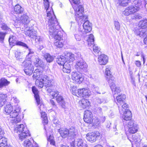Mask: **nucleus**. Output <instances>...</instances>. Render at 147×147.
<instances>
[{"label": "nucleus", "instance_id": "f257e3e1", "mask_svg": "<svg viewBox=\"0 0 147 147\" xmlns=\"http://www.w3.org/2000/svg\"><path fill=\"white\" fill-rule=\"evenodd\" d=\"M48 27L50 35L55 39V45L57 48H62L63 45L64 41L62 38L61 32L58 30L59 26H55L54 24L48 26Z\"/></svg>", "mask_w": 147, "mask_h": 147}, {"label": "nucleus", "instance_id": "f03ea898", "mask_svg": "<svg viewBox=\"0 0 147 147\" xmlns=\"http://www.w3.org/2000/svg\"><path fill=\"white\" fill-rule=\"evenodd\" d=\"M45 9L47 13V18L49 20L48 26L54 24L55 26L59 25L51 7H49V3L48 0H44Z\"/></svg>", "mask_w": 147, "mask_h": 147}, {"label": "nucleus", "instance_id": "7ed1b4c3", "mask_svg": "<svg viewBox=\"0 0 147 147\" xmlns=\"http://www.w3.org/2000/svg\"><path fill=\"white\" fill-rule=\"evenodd\" d=\"M51 80L47 76H44L41 79L37 80L36 84L38 87L42 88L44 86L46 90L49 92H51L53 84H51Z\"/></svg>", "mask_w": 147, "mask_h": 147}, {"label": "nucleus", "instance_id": "20e7f679", "mask_svg": "<svg viewBox=\"0 0 147 147\" xmlns=\"http://www.w3.org/2000/svg\"><path fill=\"white\" fill-rule=\"evenodd\" d=\"M15 131L19 134V139L22 141L26 138H28L30 136L29 131L22 124L17 125Z\"/></svg>", "mask_w": 147, "mask_h": 147}, {"label": "nucleus", "instance_id": "39448f33", "mask_svg": "<svg viewBox=\"0 0 147 147\" xmlns=\"http://www.w3.org/2000/svg\"><path fill=\"white\" fill-rule=\"evenodd\" d=\"M65 57L63 56H58L56 61L58 64H65V63H68L72 62L75 60V56L73 54L71 53H65Z\"/></svg>", "mask_w": 147, "mask_h": 147}, {"label": "nucleus", "instance_id": "423d86ee", "mask_svg": "<svg viewBox=\"0 0 147 147\" xmlns=\"http://www.w3.org/2000/svg\"><path fill=\"white\" fill-rule=\"evenodd\" d=\"M77 130L74 127H71L69 130L67 128H61L58 129V132L61 136L63 138L70 137L73 138L77 136Z\"/></svg>", "mask_w": 147, "mask_h": 147}, {"label": "nucleus", "instance_id": "0eeeda50", "mask_svg": "<svg viewBox=\"0 0 147 147\" xmlns=\"http://www.w3.org/2000/svg\"><path fill=\"white\" fill-rule=\"evenodd\" d=\"M141 3L140 2H138V4L134 6V5H131L126 7L123 12V13L125 16H128L130 14H132L136 12L139 9V6L141 5Z\"/></svg>", "mask_w": 147, "mask_h": 147}, {"label": "nucleus", "instance_id": "6e6552de", "mask_svg": "<svg viewBox=\"0 0 147 147\" xmlns=\"http://www.w3.org/2000/svg\"><path fill=\"white\" fill-rule=\"evenodd\" d=\"M75 11L76 20H77L82 19L83 20L84 19L85 20L87 18V16H83V12H84L83 7L82 5H79L76 9L74 8Z\"/></svg>", "mask_w": 147, "mask_h": 147}, {"label": "nucleus", "instance_id": "1a4fd4ad", "mask_svg": "<svg viewBox=\"0 0 147 147\" xmlns=\"http://www.w3.org/2000/svg\"><path fill=\"white\" fill-rule=\"evenodd\" d=\"M76 138H73L74 140L70 143L71 147H88L87 145L85 144L83 142V140L80 138L76 139Z\"/></svg>", "mask_w": 147, "mask_h": 147}, {"label": "nucleus", "instance_id": "9d476101", "mask_svg": "<svg viewBox=\"0 0 147 147\" xmlns=\"http://www.w3.org/2000/svg\"><path fill=\"white\" fill-rule=\"evenodd\" d=\"M128 127V131L130 134H134L136 133L138 129L137 124L133 120L129 121L127 124Z\"/></svg>", "mask_w": 147, "mask_h": 147}, {"label": "nucleus", "instance_id": "9b49d317", "mask_svg": "<svg viewBox=\"0 0 147 147\" xmlns=\"http://www.w3.org/2000/svg\"><path fill=\"white\" fill-rule=\"evenodd\" d=\"M72 79L76 83L80 84L84 80V78L79 72H73L72 73Z\"/></svg>", "mask_w": 147, "mask_h": 147}, {"label": "nucleus", "instance_id": "f8f14e48", "mask_svg": "<svg viewBox=\"0 0 147 147\" xmlns=\"http://www.w3.org/2000/svg\"><path fill=\"white\" fill-rule=\"evenodd\" d=\"M93 115L91 112L89 110L85 111L84 115V121L87 123H91L93 122Z\"/></svg>", "mask_w": 147, "mask_h": 147}, {"label": "nucleus", "instance_id": "ddd939ff", "mask_svg": "<svg viewBox=\"0 0 147 147\" xmlns=\"http://www.w3.org/2000/svg\"><path fill=\"white\" fill-rule=\"evenodd\" d=\"M88 18H86L85 20V19L83 20H82L83 22H84L83 26L84 30L83 31L86 34L90 32L92 29V25L89 22L88 20Z\"/></svg>", "mask_w": 147, "mask_h": 147}, {"label": "nucleus", "instance_id": "4468645a", "mask_svg": "<svg viewBox=\"0 0 147 147\" xmlns=\"http://www.w3.org/2000/svg\"><path fill=\"white\" fill-rule=\"evenodd\" d=\"M25 34L31 38H34L36 35V32L29 27H26L24 30Z\"/></svg>", "mask_w": 147, "mask_h": 147}, {"label": "nucleus", "instance_id": "2eb2a0df", "mask_svg": "<svg viewBox=\"0 0 147 147\" xmlns=\"http://www.w3.org/2000/svg\"><path fill=\"white\" fill-rule=\"evenodd\" d=\"M134 31L137 35L139 36L140 37H143L147 34V28L143 29L139 27V26L138 27L134 29Z\"/></svg>", "mask_w": 147, "mask_h": 147}, {"label": "nucleus", "instance_id": "dca6fc26", "mask_svg": "<svg viewBox=\"0 0 147 147\" xmlns=\"http://www.w3.org/2000/svg\"><path fill=\"white\" fill-rule=\"evenodd\" d=\"M78 96H77L83 97L87 98L90 95V93L87 89L82 88L78 89Z\"/></svg>", "mask_w": 147, "mask_h": 147}, {"label": "nucleus", "instance_id": "f3484780", "mask_svg": "<svg viewBox=\"0 0 147 147\" xmlns=\"http://www.w3.org/2000/svg\"><path fill=\"white\" fill-rule=\"evenodd\" d=\"M32 91L34 94V97L35 99L37 104L39 105L40 104V106H42L40 103V97L38 94L39 91L34 86L32 87Z\"/></svg>", "mask_w": 147, "mask_h": 147}, {"label": "nucleus", "instance_id": "a211bd4d", "mask_svg": "<svg viewBox=\"0 0 147 147\" xmlns=\"http://www.w3.org/2000/svg\"><path fill=\"white\" fill-rule=\"evenodd\" d=\"M38 65V66H37V67L38 68L36 69L33 73V77L37 80L39 79L40 77V71H42V70L40 68H42V69H44L43 65Z\"/></svg>", "mask_w": 147, "mask_h": 147}, {"label": "nucleus", "instance_id": "6ab92c4d", "mask_svg": "<svg viewBox=\"0 0 147 147\" xmlns=\"http://www.w3.org/2000/svg\"><path fill=\"white\" fill-rule=\"evenodd\" d=\"M123 115L122 116V118L124 120L126 121H130L132 117L131 112L129 110H127L126 111L123 112Z\"/></svg>", "mask_w": 147, "mask_h": 147}, {"label": "nucleus", "instance_id": "aec40b11", "mask_svg": "<svg viewBox=\"0 0 147 147\" xmlns=\"http://www.w3.org/2000/svg\"><path fill=\"white\" fill-rule=\"evenodd\" d=\"M20 108L19 107H17L13 109L9 114L10 118H15L17 117L19 113L20 112Z\"/></svg>", "mask_w": 147, "mask_h": 147}, {"label": "nucleus", "instance_id": "412c9836", "mask_svg": "<svg viewBox=\"0 0 147 147\" xmlns=\"http://www.w3.org/2000/svg\"><path fill=\"white\" fill-rule=\"evenodd\" d=\"M86 34L84 33L83 30L78 31L76 33L74 34V36L76 39L78 41H80L82 39V37H85Z\"/></svg>", "mask_w": 147, "mask_h": 147}, {"label": "nucleus", "instance_id": "4be33fe9", "mask_svg": "<svg viewBox=\"0 0 147 147\" xmlns=\"http://www.w3.org/2000/svg\"><path fill=\"white\" fill-rule=\"evenodd\" d=\"M126 98V96L124 94H121L116 97V99L117 101V103L119 107V110L120 111V105H121L124 102V100Z\"/></svg>", "mask_w": 147, "mask_h": 147}, {"label": "nucleus", "instance_id": "5701e85b", "mask_svg": "<svg viewBox=\"0 0 147 147\" xmlns=\"http://www.w3.org/2000/svg\"><path fill=\"white\" fill-rule=\"evenodd\" d=\"M98 136L93 132L88 134L86 136L87 139L90 142H94L96 140V138Z\"/></svg>", "mask_w": 147, "mask_h": 147}, {"label": "nucleus", "instance_id": "b1692460", "mask_svg": "<svg viewBox=\"0 0 147 147\" xmlns=\"http://www.w3.org/2000/svg\"><path fill=\"white\" fill-rule=\"evenodd\" d=\"M108 58L105 55H101L98 57V61L100 64H106L108 62Z\"/></svg>", "mask_w": 147, "mask_h": 147}, {"label": "nucleus", "instance_id": "393cba45", "mask_svg": "<svg viewBox=\"0 0 147 147\" xmlns=\"http://www.w3.org/2000/svg\"><path fill=\"white\" fill-rule=\"evenodd\" d=\"M20 20L22 23V24L24 25V27H27V25L29 22V17L26 14H24L20 18Z\"/></svg>", "mask_w": 147, "mask_h": 147}, {"label": "nucleus", "instance_id": "a878e982", "mask_svg": "<svg viewBox=\"0 0 147 147\" xmlns=\"http://www.w3.org/2000/svg\"><path fill=\"white\" fill-rule=\"evenodd\" d=\"M24 71L27 75H31L33 72L34 68L33 65H25Z\"/></svg>", "mask_w": 147, "mask_h": 147}, {"label": "nucleus", "instance_id": "bb28decb", "mask_svg": "<svg viewBox=\"0 0 147 147\" xmlns=\"http://www.w3.org/2000/svg\"><path fill=\"white\" fill-rule=\"evenodd\" d=\"M29 52L26 57V59L25 61V63L26 64H31L32 63L31 61V57L34 53V52L30 49H29Z\"/></svg>", "mask_w": 147, "mask_h": 147}, {"label": "nucleus", "instance_id": "cd10ccee", "mask_svg": "<svg viewBox=\"0 0 147 147\" xmlns=\"http://www.w3.org/2000/svg\"><path fill=\"white\" fill-rule=\"evenodd\" d=\"M80 105L83 109L88 107L90 105L89 101L87 99H82L79 102Z\"/></svg>", "mask_w": 147, "mask_h": 147}, {"label": "nucleus", "instance_id": "c85d7f7f", "mask_svg": "<svg viewBox=\"0 0 147 147\" xmlns=\"http://www.w3.org/2000/svg\"><path fill=\"white\" fill-rule=\"evenodd\" d=\"M56 100L58 103L62 107L65 108V102L63 97L59 95L57 96Z\"/></svg>", "mask_w": 147, "mask_h": 147}, {"label": "nucleus", "instance_id": "c756f323", "mask_svg": "<svg viewBox=\"0 0 147 147\" xmlns=\"http://www.w3.org/2000/svg\"><path fill=\"white\" fill-rule=\"evenodd\" d=\"M106 80L108 83L111 88V87H113L115 85V78L113 76L106 78Z\"/></svg>", "mask_w": 147, "mask_h": 147}, {"label": "nucleus", "instance_id": "7c9ffc66", "mask_svg": "<svg viewBox=\"0 0 147 147\" xmlns=\"http://www.w3.org/2000/svg\"><path fill=\"white\" fill-rule=\"evenodd\" d=\"M10 83V82L5 78H2L0 80V88H2L4 86H7Z\"/></svg>", "mask_w": 147, "mask_h": 147}, {"label": "nucleus", "instance_id": "2f4dec72", "mask_svg": "<svg viewBox=\"0 0 147 147\" xmlns=\"http://www.w3.org/2000/svg\"><path fill=\"white\" fill-rule=\"evenodd\" d=\"M87 41L88 42V45L89 46H91L94 44V37L93 35L91 34L88 35Z\"/></svg>", "mask_w": 147, "mask_h": 147}, {"label": "nucleus", "instance_id": "473e14b6", "mask_svg": "<svg viewBox=\"0 0 147 147\" xmlns=\"http://www.w3.org/2000/svg\"><path fill=\"white\" fill-rule=\"evenodd\" d=\"M7 98L6 94L0 93V107H2L4 104Z\"/></svg>", "mask_w": 147, "mask_h": 147}, {"label": "nucleus", "instance_id": "72a5a7b5", "mask_svg": "<svg viewBox=\"0 0 147 147\" xmlns=\"http://www.w3.org/2000/svg\"><path fill=\"white\" fill-rule=\"evenodd\" d=\"M139 27L143 28H147V19L140 21L139 23Z\"/></svg>", "mask_w": 147, "mask_h": 147}, {"label": "nucleus", "instance_id": "f704fd0d", "mask_svg": "<svg viewBox=\"0 0 147 147\" xmlns=\"http://www.w3.org/2000/svg\"><path fill=\"white\" fill-rule=\"evenodd\" d=\"M112 67L110 66H107L105 69V78L113 76L112 73L111 72Z\"/></svg>", "mask_w": 147, "mask_h": 147}, {"label": "nucleus", "instance_id": "c9c22d12", "mask_svg": "<svg viewBox=\"0 0 147 147\" xmlns=\"http://www.w3.org/2000/svg\"><path fill=\"white\" fill-rule=\"evenodd\" d=\"M130 0H117L116 1L117 4L118 5L122 6H126L127 4Z\"/></svg>", "mask_w": 147, "mask_h": 147}, {"label": "nucleus", "instance_id": "e433bc0d", "mask_svg": "<svg viewBox=\"0 0 147 147\" xmlns=\"http://www.w3.org/2000/svg\"><path fill=\"white\" fill-rule=\"evenodd\" d=\"M63 66L62 70L63 72L69 73L71 71V67L70 65H61Z\"/></svg>", "mask_w": 147, "mask_h": 147}, {"label": "nucleus", "instance_id": "4c0bfd02", "mask_svg": "<svg viewBox=\"0 0 147 147\" xmlns=\"http://www.w3.org/2000/svg\"><path fill=\"white\" fill-rule=\"evenodd\" d=\"M0 138V147H5L7 145V139L2 136Z\"/></svg>", "mask_w": 147, "mask_h": 147}, {"label": "nucleus", "instance_id": "58836bf2", "mask_svg": "<svg viewBox=\"0 0 147 147\" xmlns=\"http://www.w3.org/2000/svg\"><path fill=\"white\" fill-rule=\"evenodd\" d=\"M13 109L12 106L10 104L7 105L5 107V111L6 114L9 115Z\"/></svg>", "mask_w": 147, "mask_h": 147}, {"label": "nucleus", "instance_id": "ea45409f", "mask_svg": "<svg viewBox=\"0 0 147 147\" xmlns=\"http://www.w3.org/2000/svg\"><path fill=\"white\" fill-rule=\"evenodd\" d=\"M15 13L19 14L22 13L23 11V9L19 5H16L14 8Z\"/></svg>", "mask_w": 147, "mask_h": 147}, {"label": "nucleus", "instance_id": "a19ab883", "mask_svg": "<svg viewBox=\"0 0 147 147\" xmlns=\"http://www.w3.org/2000/svg\"><path fill=\"white\" fill-rule=\"evenodd\" d=\"M27 138H26L24 140H25L24 143V146L26 147H33L34 145L32 144L31 142Z\"/></svg>", "mask_w": 147, "mask_h": 147}, {"label": "nucleus", "instance_id": "79ce46f5", "mask_svg": "<svg viewBox=\"0 0 147 147\" xmlns=\"http://www.w3.org/2000/svg\"><path fill=\"white\" fill-rule=\"evenodd\" d=\"M75 67L77 68L78 71H86L87 65H75Z\"/></svg>", "mask_w": 147, "mask_h": 147}, {"label": "nucleus", "instance_id": "37998d69", "mask_svg": "<svg viewBox=\"0 0 147 147\" xmlns=\"http://www.w3.org/2000/svg\"><path fill=\"white\" fill-rule=\"evenodd\" d=\"M45 57L47 61L49 63L52 61L54 59L53 57L48 53H46L45 55Z\"/></svg>", "mask_w": 147, "mask_h": 147}, {"label": "nucleus", "instance_id": "c03bdc74", "mask_svg": "<svg viewBox=\"0 0 147 147\" xmlns=\"http://www.w3.org/2000/svg\"><path fill=\"white\" fill-rule=\"evenodd\" d=\"M113 86V87H111V88L113 94H115L116 93H119L120 92L121 90L119 87L116 86L115 85Z\"/></svg>", "mask_w": 147, "mask_h": 147}, {"label": "nucleus", "instance_id": "a18cd8bd", "mask_svg": "<svg viewBox=\"0 0 147 147\" xmlns=\"http://www.w3.org/2000/svg\"><path fill=\"white\" fill-rule=\"evenodd\" d=\"M128 105L126 103H125V102H124L121 105H120V111L119 110V111L120 112V111L121 109V111L123 112H124V111H126L127 110H128V109H127V108H128Z\"/></svg>", "mask_w": 147, "mask_h": 147}, {"label": "nucleus", "instance_id": "49530a36", "mask_svg": "<svg viewBox=\"0 0 147 147\" xmlns=\"http://www.w3.org/2000/svg\"><path fill=\"white\" fill-rule=\"evenodd\" d=\"M7 34L6 32H0V42L1 43H3L5 36Z\"/></svg>", "mask_w": 147, "mask_h": 147}, {"label": "nucleus", "instance_id": "de8ad7c7", "mask_svg": "<svg viewBox=\"0 0 147 147\" xmlns=\"http://www.w3.org/2000/svg\"><path fill=\"white\" fill-rule=\"evenodd\" d=\"M22 54V52H21L20 50H18L16 51L15 53V55L16 59L17 60H19L20 58H21L22 57L21 55Z\"/></svg>", "mask_w": 147, "mask_h": 147}, {"label": "nucleus", "instance_id": "09e8293b", "mask_svg": "<svg viewBox=\"0 0 147 147\" xmlns=\"http://www.w3.org/2000/svg\"><path fill=\"white\" fill-rule=\"evenodd\" d=\"M71 90L72 92L73 95L77 96H78V90L76 86H73L71 89Z\"/></svg>", "mask_w": 147, "mask_h": 147}, {"label": "nucleus", "instance_id": "8fccbe9b", "mask_svg": "<svg viewBox=\"0 0 147 147\" xmlns=\"http://www.w3.org/2000/svg\"><path fill=\"white\" fill-rule=\"evenodd\" d=\"M93 121L94 125L97 127L99 125L100 123H101V121L98 118H96L95 119H93Z\"/></svg>", "mask_w": 147, "mask_h": 147}, {"label": "nucleus", "instance_id": "3c124183", "mask_svg": "<svg viewBox=\"0 0 147 147\" xmlns=\"http://www.w3.org/2000/svg\"><path fill=\"white\" fill-rule=\"evenodd\" d=\"M42 62L38 57L35 58L34 61V64H42Z\"/></svg>", "mask_w": 147, "mask_h": 147}, {"label": "nucleus", "instance_id": "603ef678", "mask_svg": "<svg viewBox=\"0 0 147 147\" xmlns=\"http://www.w3.org/2000/svg\"><path fill=\"white\" fill-rule=\"evenodd\" d=\"M1 28L2 29L4 30H8L10 31L11 30L10 28L5 23L1 24Z\"/></svg>", "mask_w": 147, "mask_h": 147}, {"label": "nucleus", "instance_id": "864d4df0", "mask_svg": "<svg viewBox=\"0 0 147 147\" xmlns=\"http://www.w3.org/2000/svg\"><path fill=\"white\" fill-rule=\"evenodd\" d=\"M16 45H18L21 46L26 48L28 49V47L27 45L24 42L20 41H18L16 42Z\"/></svg>", "mask_w": 147, "mask_h": 147}, {"label": "nucleus", "instance_id": "5fc2aeb1", "mask_svg": "<svg viewBox=\"0 0 147 147\" xmlns=\"http://www.w3.org/2000/svg\"><path fill=\"white\" fill-rule=\"evenodd\" d=\"M93 51L96 53H98L100 51L99 48L96 46V45H94L93 47Z\"/></svg>", "mask_w": 147, "mask_h": 147}, {"label": "nucleus", "instance_id": "6e6d98bb", "mask_svg": "<svg viewBox=\"0 0 147 147\" xmlns=\"http://www.w3.org/2000/svg\"><path fill=\"white\" fill-rule=\"evenodd\" d=\"M114 24L116 29L117 31H119L120 29V26L119 22L117 21H115Z\"/></svg>", "mask_w": 147, "mask_h": 147}, {"label": "nucleus", "instance_id": "4d7b16f0", "mask_svg": "<svg viewBox=\"0 0 147 147\" xmlns=\"http://www.w3.org/2000/svg\"><path fill=\"white\" fill-rule=\"evenodd\" d=\"M42 114H43V113L41 114V117L42 118V122L44 124H46L48 122L47 117L46 116H43Z\"/></svg>", "mask_w": 147, "mask_h": 147}, {"label": "nucleus", "instance_id": "13d9d810", "mask_svg": "<svg viewBox=\"0 0 147 147\" xmlns=\"http://www.w3.org/2000/svg\"><path fill=\"white\" fill-rule=\"evenodd\" d=\"M52 138V137L50 135L49 136V137L48 138V141L50 143V144L53 145H55V142L54 140H53Z\"/></svg>", "mask_w": 147, "mask_h": 147}, {"label": "nucleus", "instance_id": "bf43d9fd", "mask_svg": "<svg viewBox=\"0 0 147 147\" xmlns=\"http://www.w3.org/2000/svg\"><path fill=\"white\" fill-rule=\"evenodd\" d=\"M59 92L57 91H55L54 92H51V95L53 97V98H54L55 97H57L59 95Z\"/></svg>", "mask_w": 147, "mask_h": 147}, {"label": "nucleus", "instance_id": "052dcab7", "mask_svg": "<svg viewBox=\"0 0 147 147\" xmlns=\"http://www.w3.org/2000/svg\"><path fill=\"white\" fill-rule=\"evenodd\" d=\"M15 39V37L11 35L10 36V37L9 39V41L10 43L13 44L15 42L14 39Z\"/></svg>", "mask_w": 147, "mask_h": 147}, {"label": "nucleus", "instance_id": "680f3d73", "mask_svg": "<svg viewBox=\"0 0 147 147\" xmlns=\"http://www.w3.org/2000/svg\"><path fill=\"white\" fill-rule=\"evenodd\" d=\"M95 111H96L97 114H102V109L100 107H97L95 109Z\"/></svg>", "mask_w": 147, "mask_h": 147}, {"label": "nucleus", "instance_id": "e2e57ef3", "mask_svg": "<svg viewBox=\"0 0 147 147\" xmlns=\"http://www.w3.org/2000/svg\"><path fill=\"white\" fill-rule=\"evenodd\" d=\"M128 139L131 142H133L134 141H136V138L133 136L129 135L128 137Z\"/></svg>", "mask_w": 147, "mask_h": 147}, {"label": "nucleus", "instance_id": "0e129e2a", "mask_svg": "<svg viewBox=\"0 0 147 147\" xmlns=\"http://www.w3.org/2000/svg\"><path fill=\"white\" fill-rule=\"evenodd\" d=\"M103 102V100L99 98H96V102L99 104H100Z\"/></svg>", "mask_w": 147, "mask_h": 147}, {"label": "nucleus", "instance_id": "69168bd1", "mask_svg": "<svg viewBox=\"0 0 147 147\" xmlns=\"http://www.w3.org/2000/svg\"><path fill=\"white\" fill-rule=\"evenodd\" d=\"M36 36L35 40L36 42H40L42 41V38L40 36Z\"/></svg>", "mask_w": 147, "mask_h": 147}, {"label": "nucleus", "instance_id": "338daca9", "mask_svg": "<svg viewBox=\"0 0 147 147\" xmlns=\"http://www.w3.org/2000/svg\"><path fill=\"white\" fill-rule=\"evenodd\" d=\"M50 102L51 104L53 106V107H56V106L55 105V102L53 101V100L52 99H50Z\"/></svg>", "mask_w": 147, "mask_h": 147}, {"label": "nucleus", "instance_id": "774afa93", "mask_svg": "<svg viewBox=\"0 0 147 147\" xmlns=\"http://www.w3.org/2000/svg\"><path fill=\"white\" fill-rule=\"evenodd\" d=\"M58 147H69L65 143H63L59 144L58 146Z\"/></svg>", "mask_w": 147, "mask_h": 147}]
</instances>
